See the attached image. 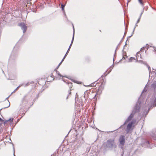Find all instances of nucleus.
<instances>
[{
  "instance_id": "16",
  "label": "nucleus",
  "mask_w": 156,
  "mask_h": 156,
  "mask_svg": "<svg viewBox=\"0 0 156 156\" xmlns=\"http://www.w3.org/2000/svg\"><path fill=\"white\" fill-rule=\"evenodd\" d=\"M148 70H149V72L150 73V71H151V69L150 67L149 66L148 67Z\"/></svg>"
},
{
  "instance_id": "27",
  "label": "nucleus",
  "mask_w": 156,
  "mask_h": 156,
  "mask_svg": "<svg viewBox=\"0 0 156 156\" xmlns=\"http://www.w3.org/2000/svg\"><path fill=\"white\" fill-rule=\"evenodd\" d=\"M137 112V110H136L135 111V112Z\"/></svg>"
},
{
  "instance_id": "8",
  "label": "nucleus",
  "mask_w": 156,
  "mask_h": 156,
  "mask_svg": "<svg viewBox=\"0 0 156 156\" xmlns=\"http://www.w3.org/2000/svg\"><path fill=\"white\" fill-rule=\"evenodd\" d=\"M135 58L133 57L130 58L129 60V61L130 62H131L133 61V60H135Z\"/></svg>"
},
{
  "instance_id": "2",
  "label": "nucleus",
  "mask_w": 156,
  "mask_h": 156,
  "mask_svg": "<svg viewBox=\"0 0 156 156\" xmlns=\"http://www.w3.org/2000/svg\"><path fill=\"white\" fill-rule=\"evenodd\" d=\"M119 147L122 148L125 143V137L123 136H121L119 140Z\"/></svg>"
},
{
  "instance_id": "24",
  "label": "nucleus",
  "mask_w": 156,
  "mask_h": 156,
  "mask_svg": "<svg viewBox=\"0 0 156 156\" xmlns=\"http://www.w3.org/2000/svg\"><path fill=\"white\" fill-rule=\"evenodd\" d=\"M9 106H8L7 107H8L9 106V105H10V103H9Z\"/></svg>"
},
{
  "instance_id": "6",
  "label": "nucleus",
  "mask_w": 156,
  "mask_h": 156,
  "mask_svg": "<svg viewBox=\"0 0 156 156\" xmlns=\"http://www.w3.org/2000/svg\"><path fill=\"white\" fill-rule=\"evenodd\" d=\"M74 28L73 27V37L72 38V41H71V42L70 45L69 46V49H70V48L71 47V46L73 44V42L74 38Z\"/></svg>"
},
{
  "instance_id": "1",
  "label": "nucleus",
  "mask_w": 156,
  "mask_h": 156,
  "mask_svg": "<svg viewBox=\"0 0 156 156\" xmlns=\"http://www.w3.org/2000/svg\"><path fill=\"white\" fill-rule=\"evenodd\" d=\"M117 145L115 140L113 139H109L104 144V148L106 150H112L116 148Z\"/></svg>"
},
{
  "instance_id": "4",
  "label": "nucleus",
  "mask_w": 156,
  "mask_h": 156,
  "mask_svg": "<svg viewBox=\"0 0 156 156\" xmlns=\"http://www.w3.org/2000/svg\"><path fill=\"white\" fill-rule=\"evenodd\" d=\"M133 123L134 122H131L129 123L127 127V129L128 132H129V131L132 130L133 129V128H132V125Z\"/></svg>"
},
{
  "instance_id": "17",
  "label": "nucleus",
  "mask_w": 156,
  "mask_h": 156,
  "mask_svg": "<svg viewBox=\"0 0 156 156\" xmlns=\"http://www.w3.org/2000/svg\"><path fill=\"white\" fill-rule=\"evenodd\" d=\"M58 76H59L60 77H63L60 74L58 73Z\"/></svg>"
},
{
  "instance_id": "12",
  "label": "nucleus",
  "mask_w": 156,
  "mask_h": 156,
  "mask_svg": "<svg viewBox=\"0 0 156 156\" xmlns=\"http://www.w3.org/2000/svg\"><path fill=\"white\" fill-rule=\"evenodd\" d=\"M13 120V119L12 118H10L8 120L9 121H12Z\"/></svg>"
},
{
  "instance_id": "26",
  "label": "nucleus",
  "mask_w": 156,
  "mask_h": 156,
  "mask_svg": "<svg viewBox=\"0 0 156 156\" xmlns=\"http://www.w3.org/2000/svg\"><path fill=\"white\" fill-rule=\"evenodd\" d=\"M14 156H16L14 154Z\"/></svg>"
},
{
  "instance_id": "13",
  "label": "nucleus",
  "mask_w": 156,
  "mask_h": 156,
  "mask_svg": "<svg viewBox=\"0 0 156 156\" xmlns=\"http://www.w3.org/2000/svg\"><path fill=\"white\" fill-rule=\"evenodd\" d=\"M155 86H156V84L155 83H153L152 84V86L154 87H155Z\"/></svg>"
},
{
  "instance_id": "22",
  "label": "nucleus",
  "mask_w": 156,
  "mask_h": 156,
  "mask_svg": "<svg viewBox=\"0 0 156 156\" xmlns=\"http://www.w3.org/2000/svg\"><path fill=\"white\" fill-rule=\"evenodd\" d=\"M66 55H66V54L64 56L63 58H65V57H66Z\"/></svg>"
},
{
  "instance_id": "20",
  "label": "nucleus",
  "mask_w": 156,
  "mask_h": 156,
  "mask_svg": "<svg viewBox=\"0 0 156 156\" xmlns=\"http://www.w3.org/2000/svg\"><path fill=\"white\" fill-rule=\"evenodd\" d=\"M140 19V17L138 20L137 22V23H138L139 22V21Z\"/></svg>"
},
{
  "instance_id": "18",
  "label": "nucleus",
  "mask_w": 156,
  "mask_h": 156,
  "mask_svg": "<svg viewBox=\"0 0 156 156\" xmlns=\"http://www.w3.org/2000/svg\"><path fill=\"white\" fill-rule=\"evenodd\" d=\"M62 61H61V62L59 63V65H58V66H60V65L62 64Z\"/></svg>"
},
{
  "instance_id": "10",
  "label": "nucleus",
  "mask_w": 156,
  "mask_h": 156,
  "mask_svg": "<svg viewBox=\"0 0 156 156\" xmlns=\"http://www.w3.org/2000/svg\"><path fill=\"white\" fill-rule=\"evenodd\" d=\"M140 3L142 5H143V3L142 2V0H138Z\"/></svg>"
},
{
  "instance_id": "3",
  "label": "nucleus",
  "mask_w": 156,
  "mask_h": 156,
  "mask_svg": "<svg viewBox=\"0 0 156 156\" xmlns=\"http://www.w3.org/2000/svg\"><path fill=\"white\" fill-rule=\"evenodd\" d=\"M19 26H20L21 29L23 30V33H24L26 31L27 27L24 23H21L19 24Z\"/></svg>"
},
{
  "instance_id": "19",
  "label": "nucleus",
  "mask_w": 156,
  "mask_h": 156,
  "mask_svg": "<svg viewBox=\"0 0 156 156\" xmlns=\"http://www.w3.org/2000/svg\"><path fill=\"white\" fill-rule=\"evenodd\" d=\"M146 90H145V88H144V89L143 91V92H144V91H146Z\"/></svg>"
},
{
  "instance_id": "25",
  "label": "nucleus",
  "mask_w": 156,
  "mask_h": 156,
  "mask_svg": "<svg viewBox=\"0 0 156 156\" xmlns=\"http://www.w3.org/2000/svg\"><path fill=\"white\" fill-rule=\"evenodd\" d=\"M56 73H58V72L57 71H56Z\"/></svg>"
},
{
  "instance_id": "9",
  "label": "nucleus",
  "mask_w": 156,
  "mask_h": 156,
  "mask_svg": "<svg viewBox=\"0 0 156 156\" xmlns=\"http://www.w3.org/2000/svg\"><path fill=\"white\" fill-rule=\"evenodd\" d=\"M140 53L139 52H138L137 54H136V58L137 59V60L139 58V55L140 54Z\"/></svg>"
},
{
  "instance_id": "11",
  "label": "nucleus",
  "mask_w": 156,
  "mask_h": 156,
  "mask_svg": "<svg viewBox=\"0 0 156 156\" xmlns=\"http://www.w3.org/2000/svg\"><path fill=\"white\" fill-rule=\"evenodd\" d=\"M62 8L63 10H64L65 6L62 4L61 5Z\"/></svg>"
},
{
  "instance_id": "7",
  "label": "nucleus",
  "mask_w": 156,
  "mask_h": 156,
  "mask_svg": "<svg viewBox=\"0 0 156 156\" xmlns=\"http://www.w3.org/2000/svg\"><path fill=\"white\" fill-rule=\"evenodd\" d=\"M74 28L73 27V37L72 38V41H71V42L70 45L69 46V49H70V48L71 47V46L73 44V42L74 38Z\"/></svg>"
},
{
  "instance_id": "15",
  "label": "nucleus",
  "mask_w": 156,
  "mask_h": 156,
  "mask_svg": "<svg viewBox=\"0 0 156 156\" xmlns=\"http://www.w3.org/2000/svg\"><path fill=\"white\" fill-rule=\"evenodd\" d=\"M70 50H69V48H68L66 53V55H67V54H68V53L69 51Z\"/></svg>"
},
{
  "instance_id": "21",
  "label": "nucleus",
  "mask_w": 156,
  "mask_h": 156,
  "mask_svg": "<svg viewBox=\"0 0 156 156\" xmlns=\"http://www.w3.org/2000/svg\"><path fill=\"white\" fill-rule=\"evenodd\" d=\"M64 59H65V58H63V59L62 60V61H62V62L64 61Z\"/></svg>"
},
{
  "instance_id": "14",
  "label": "nucleus",
  "mask_w": 156,
  "mask_h": 156,
  "mask_svg": "<svg viewBox=\"0 0 156 156\" xmlns=\"http://www.w3.org/2000/svg\"><path fill=\"white\" fill-rule=\"evenodd\" d=\"M22 85H20L19 86H18L16 88V90H17L19 89V88L21 86H22Z\"/></svg>"
},
{
  "instance_id": "23",
  "label": "nucleus",
  "mask_w": 156,
  "mask_h": 156,
  "mask_svg": "<svg viewBox=\"0 0 156 156\" xmlns=\"http://www.w3.org/2000/svg\"><path fill=\"white\" fill-rule=\"evenodd\" d=\"M154 50H155V51H156V48H154Z\"/></svg>"
},
{
  "instance_id": "5",
  "label": "nucleus",
  "mask_w": 156,
  "mask_h": 156,
  "mask_svg": "<svg viewBox=\"0 0 156 156\" xmlns=\"http://www.w3.org/2000/svg\"><path fill=\"white\" fill-rule=\"evenodd\" d=\"M133 113H131L130 115L129 116L128 119L126 120L125 122H124V124H126L129 121L131 120L132 118L133 117Z\"/></svg>"
}]
</instances>
